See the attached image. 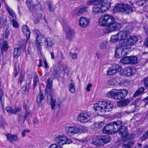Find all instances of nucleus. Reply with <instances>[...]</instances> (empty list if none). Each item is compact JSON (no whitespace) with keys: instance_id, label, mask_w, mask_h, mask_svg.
Here are the masks:
<instances>
[{"instance_id":"f257e3e1","label":"nucleus","mask_w":148,"mask_h":148,"mask_svg":"<svg viewBox=\"0 0 148 148\" xmlns=\"http://www.w3.org/2000/svg\"><path fill=\"white\" fill-rule=\"evenodd\" d=\"M98 25L100 26L106 27L103 29L104 33H108L119 29L121 24L115 21L114 17L108 14L101 16L98 20Z\"/></svg>"},{"instance_id":"f03ea898","label":"nucleus","mask_w":148,"mask_h":148,"mask_svg":"<svg viewBox=\"0 0 148 148\" xmlns=\"http://www.w3.org/2000/svg\"><path fill=\"white\" fill-rule=\"evenodd\" d=\"M121 122L120 126L117 127L118 132H119V135L121 137V139L123 141L119 145L124 148H130L132 143L130 140L134 138L135 135L134 134L129 135L127 128L123 125L121 121H118Z\"/></svg>"},{"instance_id":"7ed1b4c3","label":"nucleus","mask_w":148,"mask_h":148,"mask_svg":"<svg viewBox=\"0 0 148 148\" xmlns=\"http://www.w3.org/2000/svg\"><path fill=\"white\" fill-rule=\"evenodd\" d=\"M138 40V38L136 36H129L128 38L125 40L122 48H119L117 49V52H120L119 54V56L117 58H120L127 55L129 53V50L131 48V47L136 44Z\"/></svg>"},{"instance_id":"20e7f679","label":"nucleus","mask_w":148,"mask_h":148,"mask_svg":"<svg viewBox=\"0 0 148 148\" xmlns=\"http://www.w3.org/2000/svg\"><path fill=\"white\" fill-rule=\"evenodd\" d=\"M134 28V26L131 24L127 27L125 30L121 31L117 33L120 39V42L119 45L116 47L115 51V56L116 58H117L120 53V52H117V49L119 48H122L124 44V43L125 42V40L127 39L126 38L132 32Z\"/></svg>"},{"instance_id":"39448f33","label":"nucleus","mask_w":148,"mask_h":148,"mask_svg":"<svg viewBox=\"0 0 148 148\" xmlns=\"http://www.w3.org/2000/svg\"><path fill=\"white\" fill-rule=\"evenodd\" d=\"M93 107L95 111L98 113L104 114L111 111L113 106L110 101H102L95 104Z\"/></svg>"},{"instance_id":"423d86ee","label":"nucleus","mask_w":148,"mask_h":148,"mask_svg":"<svg viewBox=\"0 0 148 148\" xmlns=\"http://www.w3.org/2000/svg\"><path fill=\"white\" fill-rule=\"evenodd\" d=\"M128 93L126 90L114 89L107 92V96L115 100H119L124 98Z\"/></svg>"},{"instance_id":"0eeeda50","label":"nucleus","mask_w":148,"mask_h":148,"mask_svg":"<svg viewBox=\"0 0 148 148\" xmlns=\"http://www.w3.org/2000/svg\"><path fill=\"white\" fill-rule=\"evenodd\" d=\"M109 3H103L102 0L99 1L97 3H95L92 8V12L96 14L99 12H104L110 8Z\"/></svg>"},{"instance_id":"6e6552de","label":"nucleus","mask_w":148,"mask_h":148,"mask_svg":"<svg viewBox=\"0 0 148 148\" xmlns=\"http://www.w3.org/2000/svg\"><path fill=\"white\" fill-rule=\"evenodd\" d=\"M121 122L117 121L116 122H111L107 124L103 129L102 131L104 133L112 134L118 132V129L116 128L120 126Z\"/></svg>"},{"instance_id":"1a4fd4ad","label":"nucleus","mask_w":148,"mask_h":148,"mask_svg":"<svg viewBox=\"0 0 148 148\" xmlns=\"http://www.w3.org/2000/svg\"><path fill=\"white\" fill-rule=\"evenodd\" d=\"M113 11L114 13L122 12L125 14H129L132 12L133 10L132 7L127 4L121 3L116 5Z\"/></svg>"},{"instance_id":"9d476101","label":"nucleus","mask_w":148,"mask_h":148,"mask_svg":"<svg viewBox=\"0 0 148 148\" xmlns=\"http://www.w3.org/2000/svg\"><path fill=\"white\" fill-rule=\"evenodd\" d=\"M66 132L68 134L69 133L77 134L85 133L87 131V128L85 127H79L67 126L65 127Z\"/></svg>"},{"instance_id":"9b49d317","label":"nucleus","mask_w":148,"mask_h":148,"mask_svg":"<svg viewBox=\"0 0 148 148\" xmlns=\"http://www.w3.org/2000/svg\"><path fill=\"white\" fill-rule=\"evenodd\" d=\"M34 32L36 38V42L33 43V45L34 48L40 50L41 49V45L43 38V36L40 34L38 30H35Z\"/></svg>"},{"instance_id":"f8f14e48","label":"nucleus","mask_w":148,"mask_h":148,"mask_svg":"<svg viewBox=\"0 0 148 148\" xmlns=\"http://www.w3.org/2000/svg\"><path fill=\"white\" fill-rule=\"evenodd\" d=\"M92 114L89 112L84 111L80 113L77 116L78 121L81 123L89 122L92 119Z\"/></svg>"},{"instance_id":"ddd939ff","label":"nucleus","mask_w":148,"mask_h":148,"mask_svg":"<svg viewBox=\"0 0 148 148\" xmlns=\"http://www.w3.org/2000/svg\"><path fill=\"white\" fill-rule=\"evenodd\" d=\"M55 140L57 143L60 145H63L65 144H69L72 142L71 139L63 135H58L56 137L55 139Z\"/></svg>"},{"instance_id":"4468645a","label":"nucleus","mask_w":148,"mask_h":148,"mask_svg":"<svg viewBox=\"0 0 148 148\" xmlns=\"http://www.w3.org/2000/svg\"><path fill=\"white\" fill-rule=\"evenodd\" d=\"M63 30L66 34V39L69 40H72L75 36V33L73 29L68 25H64Z\"/></svg>"},{"instance_id":"2eb2a0df","label":"nucleus","mask_w":148,"mask_h":148,"mask_svg":"<svg viewBox=\"0 0 148 148\" xmlns=\"http://www.w3.org/2000/svg\"><path fill=\"white\" fill-rule=\"evenodd\" d=\"M136 72L134 67H127L123 69L120 72V75L124 76H130L134 75Z\"/></svg>"},{"instance_id":"dca6fc26","label":"nucleus","mask_w":148,"mask_h":148,"mask_svg":"<svg viewBox=\"0 0 148 148\" xmlns=\"http://www.w3.org/2000/svg\"><path fill=\"white\" fill-rule=\"evenodd\" d=\"M90 20L87 17L82 16L79 20V25L83 28L87 27L89 25Z\"/></svg>"},{"instance_id":"f3484780","label":"nucleus","mask_w":148,"mask_h":148,"mask_svg":"<svg viewBox=\"0 0 148 148\" xmlns=\"http://www.w3.org/2000/svg\"><path fill=\"white\" fill-rule=\"evenodd\" d=\"M5 135L7 140L11 143L14 144L19 140L16 134H12L7 133L5 134Z\"/></svg>"},{"instance_id":"a211bd4d","label":"nucleus","mask_w":148,"mask_h":148,"mask_svg":"<svg viewBox=\"0 0 148 148\" xmlns=\"http://www.w3.org/2000/svg\"><path fill=\"white\" fill-rule=\"evenodd\" d=\"M26 3L29 9L32 8L33 9H34V8L35 9V8L36 7L37 8V6H38L40 8V10L41 12H42L43 10V9L41 8V5L39 3H38L36 5H34L33 3L32 0H27Z\"/></svg>"},{"instance_id":"6ab92c4d","label":"nucleus","mask_w":148,"mask_h":148,"mask_svg":"<svg viewBox=\"0 0 148 148\" xmlns=\"http://www.w3.org/2000/svg\"><path fill=\"white\" fill-rule=\"evenodd\" d=\"M22 30L24 35L26 36L27 41H28L29 39L31 34L28 27L26 25H24L22 27Z\"/></svg>"},{"instance_id":"aec40b11","label":"nucleus","mask_w":148,"mask_h":148,"mask_svg":"<svg viewBox=\"0 0 148 148\" xmlns=\"http://www.w3.org/2000/svg\"><path fill=\"white\" fill-rule=\"evenodd\" d=\"M101 136H97L93 138L92 141V144L98 146L103 145V144L101 141Z\"/></svg>"},{"instance_id":"412c9836","label":"nucleus","mask_w":148,"mask_h":148,"mask_svg":"<svg viewBox=\"0 0 148 148\" xmlns=\"http://www.w3.org/2000/svg\"><path fill=\"white\" fill-rule=\"evenodd\" d=\"M47 48L51 47L55 43L53 39L51 38H48L45 40Z\"/></svg>"},{"instance_id":"4be33fe9","label":"nucleus","mask_w":148,"mask_h":148,"mask_svg":"<svg viewBox=\"0 0 148 148\" xmlns=\"http://www.w3.org/2000/svg\"><path fill=\"white\" fill-rule=\"evenodd\" d=\"M5 5L7 12H8L10 16L12 18L15 19L16 18V15L14 12L10 7H9L7 4H5Z\"/></svg>"},{"instance_id":"5701e85b","label":"nucleus","mask_w":148,"mask_h":148,"mask_svg":"<svg viewBox=\"0 0 148 148\" xmlns=\"http://www.w3.org/2000/svg\"><path fill=\"white\" fill-rule=\"evenodd\" d=\"M130 102V100L128 99L120 101L118 102L117 105L120 107H125Z\"/></svg>"},{"instance_id":"b1692460","label":"nucleus","mask_w":148,"mask_h":148,"mask_svg":"<svg viewBox=\"0 0 148 148\" xmlns=\"http://www.w3.org/2000/svg\"><path fill=\"white\" fill-rule=\"evenodd\" d=\"M68 88L69 90L72 93H74L75 92V85L72 79L70 80V83L68 85Z\"/></svg>"},{"instance_id":"393cba45","label":"nucleus","mask_w":148,"mask_h":148,"mask_svg":"<svg viewBox=\"0 0 148 148\" xmlns=\"http://www.w3.org/2000/svg\"><path fill=\"white\" fill-rule=\"evenodd\" d=\"M21 54V49L18 47H16L14 49L13 55L14 58H17Z\"/></svg>"},{"instance_id":"a878e982","label":"nucleus","mask_w":148,"mask_h":148,"mask_svg":"<svg viewBox=\"0 0 148 148\" xmlns=\"http://www.w3.org/2000/svg\"><path fill=\"white\" fill-rule=\"evenodd\" d=\"M101 141L103 145L104 144L109 142L111 140V138L108 135L101 136Z\"/></svg>"},{"instance_id":"bb28decb","label":"nucleus","mask_w":148,"mask_h":148,"mask_svg":"<svg viewBox=\"0 0 148 148\" xmlns=\"http://www.w3.org/2000/svg\"><path fill=\"white\" fill-rule=\"evenodd\" d=\"M0 44L2 52V51H6L8 50V46L6 41H5L1 43V41L0 42Z\"/></svg>"},{"instance_id":"cd10ccee","label":"nucleus","mask_w":148,"mask_h":148,"mask_svg":"<svg viewBox=\"0 0 148 148\" xmlns=\"http://www.w3.org/2000/svg\"><path fill=\"white\" fill-rule=\"evenodd\" d=\"M27 41L22 40L19 42L18 46V48L23 50H24L26 48V43Z\"/></svg>"},{"instance_id":"c85d7f7f","label":"nucleus","mask_w":148,"mask_h":148,"mask_svg":"<svg viewBox=\"0 0 148 148\" xmlns=\"http://www.w3.org/2000/svg\"><path fill=\"white\" fill-rule=\"evenodd\" d=\"M51 87H46L45 92L47 94V97L49 98V96L51 97L53 96V93Z\"/></svg>"},{"instance_id":"c756f323","label":"nucleus","mask_w":148,"mask_h":148,"mask_svg":"<svg viewBox=\"0 0 148 148\" xmlns=\"http://www.w3.org/2000/svg\"><path fill=\"white\" fill-rule=\"evenodd\" d=\"M45 98V96L41 92H39L37 97L36 101L38 104H40Z\"/></svg>"},{"instance_id":"7c9ffc66","label":"nucleus","mask_w":148,"mask_h":148,"mask_svg":"<svg viewBox=\"0 0 148 148\" xmlns=\"http://www.w3.org/2000/svg\"><path fill=\"white\" fill-rule=\"evenodd\" d=\"M120 40L117 34L115 35H112L111 36L110 39L111 42L113 43H115Z\"/></svg>"},{"instance_id":"2f4dec72","label":"nucleus","mask_w":148,"mask_h":148,"mask_svg":"<svg viewBox=\"0 0 148 148\" xmlns=\"http://www.w3.org/2000/svg\"><path fill=\"white\" fill-rule=\"evenodd\" d=\"M129 64H134L137 63V58L135 56H131L129 57Z\"/></svg>"},{"instance_id":"473e14b6","label":"nucleus","mask_w":148,"mask_h":148,"mask_svg":"<svg viewBox=\"0 0 148 148\" xmlns=\"http://www.w3.org/2000/svg\"><path fill=\"white\" fill-rule=\"evenodd\" d=\"M112 66L116 73L122 70L121 67L119 65L115 64Z\"/></svg>"},{"instance_id":"72a5a7b5","label":"nucleus","mask_w":148,"mask_h":148,"mask_svg":"<svg viewBox=\"0 0 148 148\" xmlns=\"http://www.w3.org/2000/svg\"><path fill=\"white\" fill-rule=\"evenodd\" d=\"M129 56L124 57L121 59L120 62L123 64H129Z\"/></svg>"},{"instance_id":"f704fd0d","label":"nucleus","mask_w":148,"mask_h":148,"mask_svg":"<svg viewBox=\"0 0 148 148\" xmlns=\"http://www.w3.org/2000/svg\"><path fill=\"white\" fill-rule=\"evenodd\" d=\"M144 91V89L142 87L139 88L134 95V97H136L138 95L143 94Z\"/></svg>"},{"instance_id":"c9c22d12","label":"nucleus","mask_w":148,"mask_h":148,"mask_svg":"<svg viewBox=\"0 0 148 148\" xmlns=\"http://www.w3.org/2000/svg\"><path fill=\"white\" fill-rule=\"evenodd\" d=\"M50 99L51 100L50 105L51 106V109L52 110L54 109L56 106V100L55 99L53 98V96L50 97Z\"/></svg>"},{"instance_id":"e433bc0d","label":"nucleus","mask_w":148,"mask_h":148,"mask_svg":"<svg viewBox=\"0 0 148 148\" xmlns=\"http://www.w3.org/2000/svg\"><path fill=\"white\" fill-rule=\"evenodd\" d=\"M28 114V112L27 111H26V114L24 116H20L18 119L20 123H24L25 120L27 117V115Z\"/></svg>"},{"instance_id":"4c0bfd02","label":"nucleus","mask_w":148,"mask_h":148,"mask_svg":"<svg viewBox=\"0 0 148 148\" xmlns=\"http://www.w3.org/2000/svg\"><path fill=\"white\" fill-rule=\"evenodd\" d=\"M112 66L109 68L107 71V73L108 75H111L116 74Z\"/></svg>"},{"instance_id":"58836bf2","label":"nucleus","mask_w":148,"mask_h":148,"mask_svg":"<svg viewBox=\"0 0 148 148\" xmlns=\"http://www.w3.org/2000/svg\"><path fill=\"white\" fill-rule=\"evenodd\" d=\"M6 125L7 123L4 119H0V128H4Z\"/></svg>"},{"instance_id":"ea45409f","label":"nucleus","mask_w":148,"mask_h":148,"mask_svg":"<svg viewBox=\"0 0 148 148\" xmlns=\"http://www.w3.org/2000/svg\"><path fill=\"white\" fill-rule=\"evenodd\" d=\"M10 21L12 23V25L14 27L17 28L18 27L19 24L15 19H11Z\"/></svg>"},{"instance_id":"a19ab883","label":"nucleus","mask_w":148,"mask_h":148,"mask_svg":"<svg viewBox=\"0 0 148 148\" xmlns=\"http://www.w3.org/2000/svg\"><path fill=\"white\" fill-rule=\"evenodd\" d=\"M4 93L3 92V89L1 86H0V100L2 103L4 101Z\"/></svg>"},{"instance_id":"79ce46f5","label":"nucleus","mask_w":148,"mask_h":148,"mask_svg":"<svg viewBox=\"0 0 148 148\" xmlns=\"http://www.w3.org/2000/svg\"><path fill=\"white\" fill-rule=\"evenodd\" d=\"M100 0H90L87 2V4L89 5H94L95 3H97Z\"/></svg>"},{"instance_id":"37998d69","label":"nucleus","mask_w":148,"mask_h":148,"mask_svg":"<svg viewBox=\"0 0 148 148\" xmlns=\"http://www.w3.org/2000/svg\"><path fill=\"white\" fill-rule=\"evenodd\" d=\"M108 42L106 40L103 41L100 44V47L101 49L106 48V47Z\"/></svg>"},{"instance_id":"c03bdc74","label":"nucleus","mask_w":148,"mask_h":148,"mask_svg":"<svg viewBox=\"0 0 148 148\" xmlns=\"http://www.w3.org/2000/svg\"><path fill=\"white\" fill-rule=\"evenodd\" d=\"M70 57L73 60L76 59L77 58L78 54L76 53H72L70 52L69 53Z\"/></svg>"},{"instance_id":"a18cd8bd","label":"nucleus","mask_w":148,"mask_h":148,"mask_svg":"<svg viewBox=\"0 0 148 148\" xmlns=\"http://www.w3.org/2000/svg\"><path fill=\"white\" fill-rule=\"evenodd\" d=\"M34 87H35L37 84L38 82L39 81V79L37 75L35 74L34 77Z\"/></svg>"},{"instance_id":"49530a36","label":"nucleus","mask_w":148,"mask_h":148,"mask_svg":"<svg viewBox=\"0 0 148 148\" xmlns=\"http://www.w3.org/2000/svg\"><path fill=\"white\" fill-rule=\"evenodd\" d=\"M30 131L28 129H26L23 130L21 132V135L23 137H25L27 133H29Z\"/></svg>"},{"instance_id":"de8ad7c7","label":"nucleus","mask_w":148,"mask_h":148,"mask_svg":"<svg viewBox=\"0 0 148 148\" xmlns=\"http://www.w3.org/2000/svg\"><path fill=\"white\" fill-rule=\"evenodd\" d=\"M5 110L8 112L13 114V109L11 107L8 106L6 107Z\"/></svg>"},{"instance_id":"09e8293b","label":"nucleus","mask_w":148,"mask_h":148,"mask_svg":"<svg viewBox=\"0 0 148 148\" xmlns=\"http://www.w3.org/2000/svg\"><path fill=\"white\" fill-rule=\"evenodd\" d=\"M88 7L86 6L81 8L79 10V12L80 14L82 13L87 11V9Z\"/></svg>"},{"instance_id":"8fccbe9b","label":"nucleus","mask_w":148,"mask_h":148,"mask_svg":"<svg viewBox=\"0 0 148 148\" xmlns=\"http://www.w3.org/2000/svg\"><path fill=\"white\" fill-rule=\"evenodd\" d=\"M53 86V83L52 81L50 79L48 78L47 80V84L46 87H52Z\"/></svg>"},{"instance_id":"3c124183","label":"nucleus","mask_w":148,"mask_h":148,"mask_svg":"<svg viewBox=\"0 0 148 148\" xmlns=\"http://www.w3.org/2000/svg\"><path fill=\"white\" fill-rule=\"evenodd\" d=\"M148 0H137L136 3L139 6H142L144 4V2Z\"/></svg>"},{"instance_id":"603ef678","label":"nucleus","mask_w":148,"mask_h":148,"mask_svg":"<svg viewBox=\"0 0 148 148\" xmlns=\"http://www.w3.org/2000/svg\"><path fill=\"white\" fill-rule=\"evenodd\" d=\"M14 72H15V73L14 75L16 77L18 75V73L19 72V66L17 65L16 66V65L14 66Z\"/></svg>"},{"instance_id":"864d4df0","label":"nucleus","mask_w":148,"mask_h":148,"mask_svg":"<svg viewBox=\"0 0 148 148\" xmlns=\"http://www.w3.org/2000/svg\"><path fill=\"white\" fill-rule=\"evenodd\" d=\"M72 13L74 16H79L80 15V13L79 12V10L77 9H75L72 11Z\"/></svg>"},{"instance_id":"5fc2aeb1","label":"nucleus","mask_w":148,"mask_h":148,"mask_svg":"<svg viewBox=\"0 0 148 148\" xmlns=\"http://www.w3.org/2000/svg\"><path fill=\"white\" fill-rule=\"evenodd\" d=\"M49 148H62V147L56 144H53L49 146Z\"/></svg>"},{"instance_id":"6e6d98bb","label":"nucleus","mask_w":148,"mask_h":148,"mask_svg":"<svg viewBox=\"0 0 148 148\" xmlns=\"http://www.w3.org/2000/svg\"><path fill=\"white\" fill-rule=\"evenodd\" d=\"M148 137V130L141 137V139L144 140Z\"/></svg>"},{"instance_id":"4d7b16f0","label":"nucleus","mask_w":148,"mask_h":148,"mask_svg":"<svg viewBox=\"0 0 148 148\" xmlns=\"http://www.w3.org/2000/svg\"><path fill=\"white\" fill-rule=\"evenodd\" d=\"M21 110V108L20 107H16L14 109H13V114H15L17 112L20 111Z\"/></svg>"},{"instance_id":"13d9d810","label":"nucleus","mask_w":148,"mask_h":148,"mask_svg":"<svg viewBox=\"0 0 148 148\" xmlns=\"http://www.w3.org/2000/svg\"><path fill=\"white\" fill-rule=\"evenodd\" d=\"M145 87H148V77L145 78L143 80Z\"/></svg>"},{"instance_id":"bf43d9fd","label":"nucleus","mask_w":148,"mask_h":148,"mask_svg":"<svg viewBox=\"0 0 148 148\" xmlns=\"http://www.w3.org/2000/svg\"><path fill=\"white\" fill-rule=\"evenodd\" d=\"M64 74L67 75L69 72V69L66 67H64L63 69Z\"/></svg>"},{"instance_id":"052dcab7","label":"nucleus","mask_w":148,"mask_h":148,"mask_svg":"<svg viewBox=\"0 0 148 148\" xmlns=\"http://www.w3.org/2000/svg\"><path fill=\"white\" fill-rule=\"evenodd\" d=\"M49 10L51 12H53L54 11V9L52 7V5L51 3L48 4Z\"/></svg>"},{"instance_id":"680f3d73","label":"nucleus","mask_w":148,"mask_h":148,"mask_svg":"<svg viewBox=\"0 0 148 148\" xmlns=\"http://www.w3.org/2000/svg\"><path fill=\"white\" fill-rule=\"evenodd\" d=\"M4 23V18L3 17H0V27L1 28L3 26Z\"/></svg>"},{"instance_id":"e2e57ef3","label":"nucleus","mask_w":148,"mask_h":148,"mask_svg":"<svg viewBox=\"0 0 148 148\" xmlns=\"http://www.w3.org/2000/svg\"><path fill=\"white\" fill-rule=\"evenodd\" d=\"M92 84L90 83H89L87 85L86 88V90L88 91H90V88L92 86Z\"/></svg>"},{"instance_id":"0e129e2a","label":"nucleus","mask_w":148,"mask_h":148,"mask_svg":"<svg viewBox=\"0 0 148 148\" xmlns=\"http://www.w3.org/2000/svg\"><path fill=\"white\" fill-rule=\"evenodd\" d=\"M143 130L142 128H140L137 130V132L138 135L140 134L143 132Z\"/></svg>"},{"instance_id":"69168bd1","label":"nucleus","mask_w":148,"mask_h":148,"mask_svg":"<svg viewBox=\"0 0 148 148\" xmlns=\"http://www.w3.org/2000/svg\"><path fill=\"white\" fill-rule=\"evenodd\" d=\"M27 101H24V105L23 107L24 109H27L28 107V105L27 104Z\"/></svg>"},{"instance_id":"338daca9","label":"nucleus","mask_w":148,"mask_h":148,"mask_svg":"<svg viewBox=\"0 0 148 148\" xmlns=\"http://www.w3.org/2000/svg\"><path fill=\"white\" fill-rule=\"evenodd\" d=\"M24 78V75H22L21 76L19 80V82L21 84L23 81Z\"/></svg>"},{"instance_id":"774afa93","label":"nucleus","mask_w":148,"mask_h":148,"mask_svg":"<svg viewBox=\"0 0 148 148\" xmlns=\"http://www.w3.org/2000/svg\"><path fill=\"white\" fill-rule=\"evenodd\" d=\"M143 10L147 12H148V4L145 5L143 8Z\"/></svg>"}]
</instances>
